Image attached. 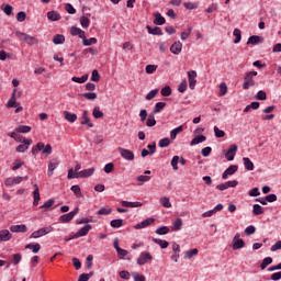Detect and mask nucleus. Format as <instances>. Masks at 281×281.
<instances>
[{
    "instance_id": "1",
    "label": "nucleus",
    "mask_w": 281,
    "mask_h": 281,
    "mask_svg": "<svg viewBox=\"0 0 281 281\" xmlns=\"http://www.w3.org/2000/svg\"><path fill=\"white\" fill-rule=\"evenodd\" d=\"M255 76H258V71L256 70L246 74L243 83L244 91H247L250 87H256V80H254Z\"/></svg>"
},
{
    "instance_id": "2",
    "label": "nucleus",
    "mask_w": 281,
    "mask_h": 281,
    "mask_svg": "<svg viewBox=\"0 0 281 281\" xmlns=\"http://www.w3.org/2000/svg\"><path fill=\"white\" fill-rule=\"evenodd\" d=\"M15 35L19 41H23L26 43V45H38V38L34 36L27 35L26 33H21L20 31H18Z\"/></svg>"
},
{
    "instance_id": "3",
    "label": "nucleus",
    "mask_w": 281,
    "mask_h": 281,
    "mask_svg": "<svg viewBox=\"0 0 281 281\" xmlns=\"http://www.w3.org/2000/svg\"><path fill=\"white\" fill-rule=\"evenodd\" d=\"M148 262H153V255L146 251L140 252L136 260V265H138V267H144V265H148Z\"/></svg>"
},
{
    "instance_id": "4",
    "label": "nucleus",
    "mask_w": 281,
    "mask_h": 281,
    "mask_svg": "<svg viewBox=\"0 0 281 281\" xmlns=\"http://www.w3.org/2000/svg\"><path fill=\"white\" fill-rule=\"evenodd\" d=\"M54 228L52 226L40 228L35 232H33L30 236V238H41L43 236H47V234H52Z\"/></svg>"
},
{
    "instance_id": "5",
    "label": "nucleus",
    "mask_w": 281,
    "mask_h": 281,
    "mask_svg": "<svg viewBox=\"0 0 281 281\" xmlns=\"http://www.w3.org/2000/svg\"><path fill=\"white\" fill-rule=\"evenodd\" d=\"M80 212L79 207H75L74 211L59 216V223H69L74 221V217Z\"/></svg>"
},
{
    "instance_id": "6",
    "label": "nucleus",
    "mask_w": 281,
    "mask_h": 281,
    "mask_svg": "<svg viewBox=\"0 0 281 281\" xmlns=\"http://www.w3.org/2000/svg\"><path fill=\"white\" fill-rule=\"evenodd\" d=\"M236 153H238V145L233 144L228 147V149L224 153L227 161H234V157H236Z\"/></svg>"
},
{
    "instance_id": "7",
    "label": "nucleus",
    "mask_w": 281,
    "mask_h": 281,
    "mask_svg": "<svg viewBox=\"0 0 281 281\" xmlns=\"http://www.w3.org/2000/svg\"><path fill=\"white\" fill-rule=\"evenodd\" d=\"M24 179H27V176H25V177H15V178H7L4 180V186H7V188H12V186H19V183H21Z\"/></svg>"
},
{
    "instance_id": "8",
    "label": "nucleus",
    "mask_w": 281,
    "mask_h": 281,
    "mask_svg": "<svg viewBox=\"0 0 281 281\" xmlns=\"http://www.w3.org/2000/svg\"><path fill=\"white\" fill-rule=\"evenodd\" d=\"M119 153L121 157H123V159H125L126 161H133V159H135V154L130 149L120 147Z\"/></svg>"
},
{
    "instance_id": "9",
    "label": "nucleus",
    "mask_w": 281,
    "mask_h": 281,
    "mask_svg": "<svg viewBox=\"0 0 281 281\" xmlns=\"http://www.w3.org/2000/svg\"><path fill=\"white\" fill-rule=\"evenodd\" d=\"M245 247V240L240 239V234H236L233 238V249L236 251Z\"/></svg>"
},
{
    "instance_id": "10",
    "label": "nucleus",
    "mask_w": 281,
    "mask_h": 281,
    "mask_svg": "<svg viewBox=\"0 0 281 281\" xmlns=\"http://www.w3.org/2000/svg\"><path fill=\"white\" fill-rule=\"evenodd\" d=\"M236 172H238V166L232 165L223 172L222 179L226 181V179H229V177H232V175H236Z\"/></svg>"
},
{
    "instance_id": "11",
    "label": "nucleus",
    "mask_w": 281,
    "mask_h": 281,
    "mask_svg": "<svg viewBox=\"0 0 281 281\" xmlns=\"http://www.w3.org/2000/svg\"><path fill=\"white\" fill-rule=\"evenodd\" d=\"M89 232H91V224L85 225L83 227H81V228L79 229V232L77 233L76 236L69 237V238L66 239V240H74V238H78V237H80V236H87V234H89Z\"/></svg>"
},
{
    "instance_id": "12",
    "label": "nucleus",
    "mask_w": 281,
    "mask_h": 281,
    "mask_svg": "<svg viewBox=\"0 0 281 281\" xmlns=\"http://www.w3.org/2000/svg\"><path fill=\"white\" fill-rule=\"evenodd\" d=\"M93 172H95V168H88L81 171H78V179H89V177H93Z\"/></svg>"
},
{
    "instance_id": "13",
    "label": "nucleus",
    "mask_w": 281,
    "mask_h": 281,
    "mask_svg": "<svg viewBox=\"0 0 281 281\" xmlns=\"http://www.w3.org/2000/svg\"><path fill=\"white\" fill-rule=\"evenodd\" d=\"M222 210H223V204L220 203L214 209L204 212L202 214V216H203V218H210V217L214 216V214H216V212H222Z\"/></svg>"
},
{
    "instance_id": "14",
    "label": "nucleus",
    "mask_w": 281,
    "mask_h": 281,
    "mask_svg": "<svg viewBox=\"0 0 281 281\" xmlns=\"http://www.w3.org/2000/svg\"><path fill=\"white\" fill-rule=\"evenodd\" d=\"M153 223H155V218L148 217V218L144 220L143 222L136 224L134 226V229H146V227H148L149 225H153Z\"/></svg>"
},
{
    "instance_id": "15",
    "label": "nucleus",
    "mask_w": 281,
    "mask_h": 281,
    "mask_svg": "<svg viewBox=\"0 0 281 281\" xmlns=\"http://www.w3.org/2000/svg\"><path fill=\"white\" fill-rule=\"evenodd\" d=\"M81 124L82 126H88V128H93V123H91V119L89 117V112L85 110L81 115Z\"/></svg>"
},
{
    "instance_id": "16",
    "label": "nucleus",
    "mask_w": 281,
    "mask_h": 281,
    "mask_svg": "<svg viewBox=\"0 0 281 281\" xmlns=\"http://www.w3.org/2000/svg\"><path fill=\"white\" fill-rule=\"evenodd\" d=\"M10 232L13 234H25V232H27V226L25 224L12 225Z\"/></svg>"
},
{
    "instance_id": "17",
    "label": "nucleus",
    "mask_w": 281,
    "mask_h": 281,
    "mask_svg": "<svg viewBox=\"0 0 281 281\" xmlns=\"http://www.w3.org/2000/svg\"><path fill=\"white\" fill-rule=\"evenodd\" d=\"M181 49H183V44L181 42H175L170 47L171 54H175L176 56L181 54Z\"/></svg>"
},
{
    "instance_id": "18",
    "label": "nucleus",
    "mask_w": 281,
    "mask_h": 281,
    "mask_svg": "<svg viewBox=\"0 0 281 281\" xmlns=\"http://www.w3.org/2000/svg\"><path fill=\"white\" fill-rule=\"evenodd\" d=\"M8 240H12V233L8 229L0 231V243H8Z\"/></svg>"
},
{
    "instance_id": "19",
    "label": "nucleus",
    "mask_w": 281,
    "mask_h": 281,
    "mask_svg": "<svg viewBox=\"0 0 281 281\" xmlns=\"http://www.w3.org/2000/svg\"><path fill=\"white\" fill-rule=\"evenodd\" d=\"M64 117L66 120V122H69L70 124H74V122H76V120H78V114L76 113H71L69 111H64Z\"/></svg>"
},
{
    "instance_id": "20",
    "label": "nucleus",
    "mask_w": 281,
    "mask_h": 281,
    "mask_svg": "<svg viewBox=\"0 0 281 281\" xmlns=\"http://www.w3.org/2000/svg\"><path fill=\"white\" fill-rule=\"evenodd\" d=\"M70 34L71 36H79V38H85L86 34L85 31H82V29L78 27V26H71L70 29Z\"/></svg>"
},
{
    "instance_id": "21",
    "label": "nucleus",
    "mask_w": 281,
    "mask_h": 281,
    "mask_svg": "<svg viewBox=\"0 0 281 281\" xmlns=\"http://www.w3.org/2000/svg\"><path fill=\"white\" fill-rule=\"evenodd\" d=\"M148 34H151L153 36H164V31H161V27H150V25H147Z\"/></svg>"
},
{
    "instance_id": "22",
    "label": "nucleus",
    "mask_w": 281,
    "mask_h": 281,
    "mask_svg": "<svg viewBox=\"0 0 281 281\" xmlns=\"http://www.w3.org/2000/svg\"><path fill=\"white\" fill-rule=\"evenodd\" d=\"M263 41L265 40L261 36L251 35L247 41V45H260V43H263Z\"/></svg>"
},
{
    "instance_id": "23",
    "label": "nucleus",
    "mask_w": 281,
    "mask_h": 281,
    "mask_svg": "<svg viewBox=\"0 0 281 281\" xmlns=\"http://www.w3.org/2000/svg\"><path fill=\"white\" fill-rule=\"evenodd\" d=\"M40 201H41V192L38 191V184H34L33 205L36 207Z\"/></svg>"
},
{
    "instance_id": "24",
    "label": "nucleus",
    "mask_w": 281,
    "mask_h": 281,
    "mask_svg": "<svg viewBox=\"0 0 281 281\" xmlns=\"http://www.w3.org/2000/svg\"><path fill=\"white\" fill-rule=\"evenodd\" d=\"M181 227H183V220H181V217H178L172 223V232H181Z\"/></svg>"
},
{
    "instance_id": "25",
    "label": "nucleus",
    "mask_w": 281,
    "mask_h": 281,
    "mask_svg": "<svg viewBox=\"0 0 281 281\" xmlns=\"http://www.w3.org/2000/svg\"><path fill=\"white\" fill-rule=\"evenodd\" d=\"M47 19L48 21H60L61 16L58 11H49L47 12Z\"/></svg>"
},
{
    "instance_id": "26",
    "label": "nucleus",
    "mask_w": 281,
    "mask_h": 281,
    "mask_svg": "<svg viewBox=\"0 0 281 281\" xmlns=\"http://www.w3.org/2000/svg\"><path fill=\"white\" fill-rule=\"evenodd\" d=\"M166 109V102H157L154 106L153 114L157 115V113H161Z\"/></svg>"
},
{
    "instance_id": "27",
    "label": "nucleus",
    "mask_w": 281,
    "mask_h": 281,
    "mask_svg": "<svg viewBox=\"0 0 281 281\" xmlns=\"http://www.w3.org/2000/svg\"><path fill=\"white\" fill-rule=\"evenodd\" d=\"M15 104H16V89L13 90L12 97L9 99V101L7 103V108L13 109V106H15Z\"/></svg>"
},
{
    "instance_id": "28",
    "label": "nucleus",
    "mask_w": 281,
    "mask_h": 281,
    "mask_svg": "<svg viewBox=\"0 0 281 281\" xmlns=\"http://www.w3.org/2000/svg\"><path fill=\"white\" fill-rule=\"evenodd\" d=\"M122 207H142V202H128V201H122L121 202Z\"/></svg>"
},
{
    "instance_id": "29",
    "label": "nucleus",
    "mask_w": 281,
    "mask_h": 281,
    "mask_svg": "<svg viewBox=\"0 0 281 281\" xmlns=\"http://www.w3.org/2000/svg\"><path fill=\"white\" fill-rule=\"evenodd\" d=\"M154 24L155 25H164L166 23V18L161 15V13L154 14Z\"/></svg>"
},
{
    "instance_id": "30",
    "label": "nucleus",
    "mask_w": 281,
    "mask_h": 281,
    "mask_svg": "<svg viewBox=\"0 0 281 281\" xmlns=\"http://www.w3.org/2000/svg\"><path fill=\"white\" fill-rule=\"evenodd\" d=\"M252 214L254 216H260L261 214H265V209L260 204H254Z\"/></svg>"
},
{
    "instance_id": "31",
    "label": "nucleus",
    "mask_w": 281,
    "mask_h": 281,
    "mask_svg": "<svg viewBox=\"0 0 281 281\" xmlns=\"http://www.w3.org/2000/svg\"><path fill=\"white\" fill-rule=\"evenodd\" d=\"M82 43H83L85 47H90V45H95V43H98V38L91 37V38L87 40V35H83Z\"/></svg>"
},
{
    "instance_id": "32",
    "label": "nucleus",
    "mask_w": 281,
    "mask_h": 281,
    "mask_svg": "<svg viewBox=\"0 0 281 281\" xmlns=\"http://www.w3.org/2000/svg\"><path fill=\"white\" fill-rule=\"evenodd\" d=\"M153 243H155L156 245H159L161 249H168V245H170V243H168L167 240L159 239V238H153Z\"/></svg>"
},
{
    "instance_id": "33",
    "label": "nucleus",
    "mask_w": 281,
    "mask_h": 281,
    "mask_svg": "<svg viewBox=\"0 0 281 281\" xmlns=\"http://www.w3.org/2000/svg\"><path fill=\"white\" fill-rule=\"evenodd\" d=\"M179 133H183V125H179L178 127L173 128L170 132V138L177 139V136L179 135Z\"/></svg>"
},
{
    "instance_id": "34",
    "label": "nucleus",
    "mask_w": 281,
    "mask_h": 281,
    "mask_svg": "<svg viewBox=\"0 0 281 281\" xmlns=\"http://www.w3.org/2000/svg\"><path fill=\"white\" fill-rule=\"evenodd\" d=\"M207 137L205 135H199L198 137L193 138L190 143V146H196V144H203Z\"/></svg>"
},
{
    "instance_id": "35",
    "label": "nucleus",
    "mask_w": 281,
    "mask_h": 281,
    "mask_svg": "<svg viewBox=\"0 0 281 281\" xmlns=\"http://www.w3.org/2000/svg\"><path fill=\"white\" fill-rule=\"evenodd\" d=\"M159 203L160 205H162V207H166L167 210H169V207H172V203L170 202V198L168 196L160 198Z\"/></svg>"
},
{
    "instance_id": "36",
    "label": "nucleus",
    "mask_w": 281,
    "mask_h": 281,
    "mask_svg": "<svg viewBox=\"0 0 281 281\" xmlns=\"http://www.w3.org/2000/svg\"><path fill=\"white\" fill-rule=\"evenodd\" d=\"M72 82H77L78 85H85L87 80H89V75H83L81 77H72Z\"/></svg>"
},
{
    "instance_id": "37",
    "label": "nucleus",
    "mask_w": 281,
    "mask_h": 281,
    "mask_svg": "<svg viewBox=\"0 0 281 281\" xmlns=\"http://www.w3.org/2000/svg\"><path fill=\"white\" fill-rule=\"evenodd\" d=\"M92 115L95 120H101V117H104V112L99 106H95L92 110Z\"/></svg>"
},
{
    "instance_id": "38",
    "label": "nucleus",
    "mask_w": 281,
    "mask_h": 281,
    "mask_svg": "<svg viewBox=\"0 0 281 281\" xmlns=\"http://www.w3.org/2000/svg\"><path fill=\"white\" fill-rule=\"evenodd\" d=\"M156 234L158 236H166V234H170V228L168 226H160L156 229Z\"/></svg>"
},
{
    "instance_id": "39",
    "label": "nucleus",
    "mask_w": 281,
    "mask_h": 281,
    "mask_svg": "<svg viewBox=\"0 0 281 281\" xmlns=\"http://www.w3.org/2000/svg\"><path fill=\"white\" fill-rule=\"evenodd\" d=\"M15 142H19L20 144H26L27 146H32V138H25L22 135L16 136Z\"/></svg>"
},
{
    "instance_id": "40",
    "label": "nucleus",
    "mask_w": 281,
    "mask_h": 281,
    "mask_svg": "<svg viewBox=\"0 0 281 281\" xmlns=\"http://www.w3.org/2000/svg\"><path fill=\"white\" fill-rule=\"evenodd\" d=\"M53 43L54 45H63L65 43V35L63 34H57L53 37Z\"/></svg>"
},
{
    "instance_id": "41",
    "label": "nucleus",
    "mask_w": 281,
    "mask_h": 281,
    "mask_svg": "<svg viewBox=\"0 0 281 281\" xmlns=\"http://www.w3.org/2000/svg\"><path fill=\"white\" fill-rule=\"evenodd\" d=\"M71 192H74L75 196L77 199H80L82 196V190L80 189V186L75 184L70 188Z\"/></svg>"
},
{
    "instance_id": "42",
    "label": "nucleus",
    "mask_w": 281,
    "mask_h": 281,
    "mask_svg": "<svg viewBox=\"0 0 281 281\" xmlns=\"http://www.w3.org/2000/svg\"><path fill=\"white\" fill-rule=\"evenodd\" d=\"M243 161L246 170H254V162L251 161V159H249L248 157H244Z\"/></svg>"
},
{
    "instance_id": "43",
    "label": "nucleus",
    "mask_w": 281,
    "mask_h": 281,
    "mask_svg": "<svg viewBox=\"0 0 281 281\" xmlns=\"http://www.w3.org/2000/svg\"><path fill=\"white\" fill-rule=\"evenodd\" d=\"M25 249H31L33 254H38L41 251V244H27Z\"/></svg>"
},
{
    "instance_id": "44",
    "label": "nucleus",
    "mask_w": 281,
    "mask_h": 281,
    "mask_svg": "<svg viewBox=\"0 0 281 281\" xmlns=\"http://www.w3.org/2000/svg\"><path fill=\"white\" fill-rule=\"evenodd\" d=\"M233 35L235 36V40H234L235 45H238V43H240V41L243 38L240 30L239 29H235L233 31Z\"/></svg>"
},
{
    "instance_id": "45",
    "label": "nucleus",
    "mask_w": 281,
    "mask_h": 281,
    "mask_svg": "<svg viewBox=\"0 0 281 281\" xmlns=\"http://www.w3.org/2000/svg\"><path fill=\"white\" fill-rule=\"evenodd\" d=\"M157 120H155V114H149L146 121V126L151 128V126H156Z\"/></svg>"
},
{
    "instance_id": "46",
    "label": "nucleus",
    "mask_w": 281,
    "mask_h": 281,
    "mask_svg": "<svg viewBox=\"0 0 281 281\" xmlns=\"http://www.w3.org/2000/svg\"><path fill=\"white\" fill-rule=\"evenodd\" d=\"M30 131H32V127L27 126V125H19L18 127H15V133H30Z\"/></svg>"
},
{
    "instance_id": "47",
    "label": "nucleus",
    "mask_w": 281,
    "mask_h": 281,
    "mask_svg": "<svg viewBox=\"0 0 281 281\" xmlns=\"http://www.w3.org/2000/svg\"><path fill=\"white\" fill-rule=\"evenodd\" d=\"M160 93L164 98H169V95H172V89L170 86H166L160 90Z\"/></svg>"
},
{
    "instance_id": "48",
    "label": "nucleus",
    "mask_w": 281,
    "mask_h": 281,
    "mask_svg": "<svg viewBox=\"0 0 281 281\" xmlns=\"http://www.w3.org/2000/svg\"><path fill=\"white\" fill-rule=\"evenodd\" d=\"M123 223H124V221L119 218V220H112V221L110 222V225H111V227H113L114 229H120V227H122Z\"/></svg>"
},
{
    "instance_id": "49",
    "label": "nucleus",
    "mask_w": 281,
    "mask_h": 281,
    "mask_svg": "<svg viewBox=\"0 0 281 281\" xmlns=\"http://www.w3.org/2000/svg\"><path fill=\"white\" fill-rule=\"evenodd\" d=\"M43 148H45V143L40 142L32 148L31 153L32 155H38V150H43Z\"/></svg>"
},
{
    "instance_id": "50",
    "label": "nucleus",
    "mask_w": 281,
    "mask_h": 281,
    "mask_svg": "<svg viewBox=\"0 0 281 281\" xmlns=\"http://www.w3.org/2000/svg\"><path fill=\"white\" fill-rule=\"evenodd\" d=\"M56 168H58V162H49L48 164V171H47L48 177L54 176V170H56Z\"/></svg>"
},
{
    "instance_id": "51",
    "label": "nucleus",
    "mask_w": 281,
    "mask_h": 281,
    "mask_svg": "<svg viewBox=\"0 0 281 281\" xmlns=\"http://www.w3.org/2000/svg\"><path fill=\"white\" fill-rule=\"evenodd\" d=\"M54 203H55V200L49 199L43 205L40 206V210H52V206L54 205Z\"/></svg>"
},
{
    "instance_id": "52",
    "label": "nucleus",
    "mask_w": 281,
    "mask_h": 281,
    "mask_svg": "<svg viewBox=\"0 0 281 281\" xmlns=\"http://www.w3.org/2000/svg\"><path fill=\"white\" fill-rule=\"evenodd\" d=\"M192 34V26H189L187 31L182 32L180 35L181 41H188Z\"/></svg>"
},
{
    "instance_id": "53",
    "label": "nucleus",
    "mask_w": 281,
    "mask_h": 281,
    "mask_svg": "<svg viewBox=\"0 0 281 281\" xmlns=\"http://www.w3.org/2000/svg\"><path fill=\"white\" fill-rule=\"evenodd\" d=\"M159 148H168V146H170V138L165 137L161 138L158 143Z\"/></svg>"
},
{
    "instance_id": "54",
    "label": "nucleus",
    "mask_w": 281,
    "mask_h": 281,
    "mask_svg": "<svg viewBox=\"0 0 281 281\" xmlns=\"http://www.w3.org/2000/svg\"><path fill=\"white\" fill-rule=\"evenodd\" d=\"M81 95L86 100H98V94L95 92H85Z\"/></svg>"
},
{
    "instance_id": "55",
    "label": "nucleus",
    "mask_w": 281,
    "mask_h": 281,
    "mask_svg": "<svg viewBox=\"0 0 281 281\" xmlns=\"http://www.w3.org/2000/svg\"><path fill=\"white\" fill-rule=\"evenodd\" d=\"M178 91L179 93H186V91H188V81L182 80L178 86Z\"/></svg>"
},
{
    "instance_id": "56",
    "label": "nucleus",
    "mask_w": 281,
    "mask_h": 281,
    "mask_svg": "<svg viewBox=\"0 0 281 281\" xmlns=\"http://www.w3.org/2000/svg\"><path fill=\"white\" fill-rule=\"evenodd\" d=\"M273 262V258L271 257H266L262 262H261V269L265 270L267 269V267H269V265H271Z\"/></svg>"
},
{
    "instance_id": "57",
    "label": "nucleus",
    "mask_w": 281,
    "mask_h": 281,
    "mask_svg": "<svg viewBox=\"0 0 281 281\" xmlns=\"http://www.w3.org/2000/svg\"><path fill=\"white\" fill-rule=\"evenodd\" d=\"M198 254H199V249L193 248L186 251L184 258H188V260H190V258H193V256H196Z\"/></svg>"
},
{
    "instance_id": "58",
    "label": "nucleus",
    "mask_w": 281,
    "mask_h": 281,
    "mask_svg": "<svg viewBox=\"0 0 281 281\" xmlns=\"http://www.w3.org/2000/svg\"><path fill=\"white\" fill-rule=\"evenodd\" d=\"M157 93H159V90H158V89L150 90V91L146 94L145 100H147V101L153 100V99L157 95Z\"/></svg>"
},
{
    "instance_id": "59",
    "label": "nucleus",
    "mask_w": 281,
    "mask_h": 281,
    "mask_svg": "<svg viewBox=\"0 0 281 281\" xmlns=\"http://www.w3.org/2000/svg\"><path fill=\"white\" fill-rule=\"evenodd\" d=\"M220 95L223 98V95H227V83L221 82L220 83Z\"/></svg>"
},
{
    "instance_id": "60",
    "label": "nucleus",
    "mask_w": 281,
    "mask_h": 281,
    "mask_svg": "<svg viewBox=\"0 0 281 281\" xmlns=\"http://www.w3.org/2000/svg\"><path fill=\"white\" fill-rule=\"evenodd\" d=\"M90 24H91V20H89V18L82 16V18L80 19V25H81V27L87 29V27H89Z\"/></svg>"
},
{
    "instance_id": "61",
    "label": "nucleus",
    "mask_w": 281,
    "mask_h": 281,
    "mask_svg": "<svg viewBox=\"0 0 281 281\" xmlns=\"http://www.w3.org/2000/svg\"><path fill=\"white\" fill-rule=\"evenodd\" d=\"M213 131L215 133V137L217 138L225 137V131L218 128V126H214Z\"/></svg>"
},
{
    "instance_id": "62",
    "label": "nucleus",
    "mask_w": 281,
    "mask_h": 281,
    "mask_svg": "<svg viewBox=\"0 0 281 281\" xmlns=\"http://www.w3.org/2000/svg\"><path fill=\"white\" fill-rule=\"evenodd\" d=\"M42 153L43 155H46V157H48V155H52V145H44V147L42 148Z\"/></svg>"
},
{
    "instance_id": "63",
    "label": "nucleus",
    "mask_w": 281,
    "mask_h": 281,
    "mask_svg": "<svg viewBox=\"0 0 281 281\" xmlns=\"http://www.w3.org/2000/svg\"><path fill=\"white\" fill-rule=\"evenodd\" d=\"M171 167L175 170H179V156H173L171 159Z\"/></svg>"
},
{
    "instance_id": "64",
    "label": "nucleus",
    "mask_w": 281,
    "mask_h": 281,
    "mask_svg": "<svg viewBox=\"0 0 281 281\" xmlns=\"http://www.w3.org/2000/svg\"><path fill=\"white\" fill-rule=\"evenodd\" d=\"M65 10L68 12V14H76V8H74L71 3H66Z\"/></svg>"
}]
</instances>
